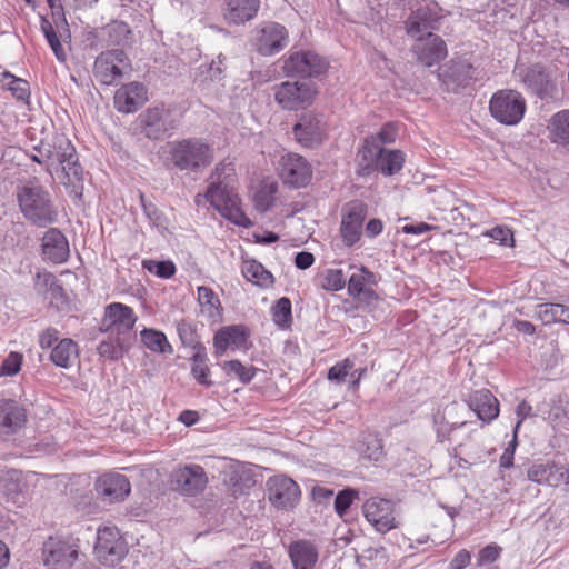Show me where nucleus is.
Here are the masks:
<instances>
[{"label": "nucleus", "mask_w": 569, "mask_h": 569, "mask_svg": "<svg viewBox=\"0 0 569 569\" xmlns=\"http://www.w3.org/2000/svg\"><path fill=\"white\" fill-rule=\"evenodd\" d=\"M406 158L401 150L379 149L373 139H365L358 151L357 174L368 177L376 171L389 177L398 173Z\"/></svg>", "instance_id": "1"}, {"label": "nucleus", "mask_w": 569, "mask_h": 569, "mask_svg": "<svg viewBox=\"0 0 569 569\" xmlns=\"http://www.w3.org/2000/svg\"><path fill=\"white\" fill-rule=\"evenodd\" d=\"M169 154L179 170L198 172L211 164L214 149L201 138H187L171 142Z\"/></svg>", "instance_id": "2"}, {"label": "nucleus", "mask_w": 569, "mask_h": 569, "mask_svg": "<svg viewBox=\"0 0 569 569\" xmlns=\"http://www.w3.org/2000/svg\"><path fill=\"white\" fill-rule=\"evenodd\" d=\"M18 202L24 218L38 227H47L57 220L58 213L51 203L50 194L41 186H23L18 191Z\"/></svg>", "instance_id": "3"}, {"label": "nucleus", "mask_w": 569, "mask_h": 569, "mask_svg": "<svg viewBox=\"0 0 569 569\" xmlns=\"http://www.w3.org/2000/svg\"><path fill=\"white\" fill-rule=\"evenodd\" d=\"M204 198L223 218L236 226L243 228L252 226L241 208L240 198L228 184L210 183Z\"/></svg>", "instance_id": "4"}, {"label": "nucleus", "mask_w": 569, "mask_h": 569, "mask_svg": "<svg viewBox=\"0 0 569 569\" xmlns=\"http://www.w3.org/2000/svg\"><path fill=\"white\" fill-rule=\"evenodd\" d=\"M526 109L522 94L511 89L498 90L489 100L491 117L503 126H517L523 119Z\"/></svg>", "instance_id": "5"}, {"label": "nucleus", "mask_w": 569, "mask_h": 569, "mask_svg": "<svg viewBox=\"0 0 569 569\" xmlns=\"http://www.w3.org/2000/svg\"><path fill=\"white\" fill-rule=\"evenodd\" d=\"M80 556V539L73 536H51L42 547L43 563L53 569H71Z\"/></svg>", "instance_id": "6"}, {"label": "nucleus", "mask_w": 569, "mask_h": 569, "mask_svg": "<svg viewBox=\"0 0 569 569\" xmlns=\"http://www.w3.org/2000/svg\"><path fill=\"white\" fill-rule=\"evenodd\" d=\"M128 543L116 526H102L97 530L94 555L106 566H116L128 553Z\"/></svg>", "instance_id": "7"}, {"label": "nucleus", "mask_w": 569, "mask_h": 569, "mask_svg": "<svg viewBox=\"0 0 569 569\" xmlns=\"http://www.w3.org/2000/svg\"><path fill=\"white\" fill-rule=\"evenodd\" d=\"M46 159L47 170L50 173L61 168L69 181L81 179L82 169L78 162L76 148L68 139L60 138L52 148L48 147Z\"/></svg>", "instance_id": "8"}, {"label": "nucleus", "mask_w": 569, "mask_h": 569, "mask_svg": "<svg viewBox=\"0 0 569 569\" xmlns=\"http://www.w3.org/2000/svg\"><path fill=\"white\" fill-rule=\"evenodd\" d=\"M318 91L311 82L284 81L273 87L276 102L286 110H299L309 107Z\"/></svg>", "instance_id": "9"}, {"label": "nucleus", "mask_w": 569, "mask_h": 569, "mask_svg": "<svg viewBox=\"0 0 569 569\" xmlns=\"http://www.w3.org/2000/svg\"><path fill=\"white\" fill-rule=\"evenodd\" d=\"M130 61L123 50L112 49L101 52L93 64V76L103 86L116 84L127 69Z\"/></svg>", "instance_id": "10"}, {"label": "nucleus", "mask_w": 569, "mask_h": 569, "mask_svg": "<svg viewBox=\"0 0 569 569\" xmlns=\"http://www.w3.org/2000/svg\"><path fill=\"white\" fill-rule=\"evenodd\" d=\"M267 493L270 503L277 509H292L300 500L299 485L286 475H276L267 480Z\"/></svg>", "instance_id": "11"}, {"label": "nucleus", "mask_w": 569, "mask_h": 569, "mask_svg": "<svg viewBox=\"0 0 569 569\" xmlns=\"http://www.w3.org/2000/svg\"><path fill=\"white\" fill-rule=\"evenodd\" d=\"M328 68L325 58L310 50L292 52L283 61L282 70L288 77H317Z\"/></svg>", "instance_id": "12"}, {"label": "nucleus", "mask_w": 569, "mask_h": 569, "mask_svg": "<svg viewBox=\"0 0 569 569\" xmlns=\"http://www.w3.org/2000/svg\"><path fill=\"white\" fill-rule=\"evenodd\" d=\"M252 41L260 54L273 56L288 46L289 34L282 24L266 22L256 30Z\"/></svg>", "instance_id": "13"}, {"label": "nucleus", "mask_w": 569, "mask_h": 569, "mask_svg": "<svg viewBox=\"0 0 569 569\" xmlns=\"http://www.w3.org/2000/svg\"><path fill=\"white\" fill-rule=\"evenodd\" d=\"M367 521L380 533L389 532L399 525L395 505L387 499L370 498L362 506Z\"/></svg>", "instance_id": "14"}, {"label": "nucleus", "mask_w": 569, "mask_h": 569, "mask_svg": "<svg viewBox=\"0 0 569 569\" xmlns=\"http://www.w3.org/2000/svg\"><path fill=\"white\" fill-rule=\"evenodd\" d=\"M171 486L182 495L196 496L203 491L208 483L204 469L199 465H186L170 475Z\"/></svg>", "instance_id": "15"}, {"label": "nucleus", "mask_w": 569, "mask_h": 569, "mask_svg": "<svg viewBox=\"0 0 569 569\" xmlns=\"http://www.w3.org/2000/svg\"><path fill=\"white\" fill-rule=\"evenodd\" d=\"M366 217L367 206L362 201L356 200L345 206L340 232L346 246L351 247L359 241Z\"/></svg>", "instance_id": "16"}, {"label": "nucleus", "mask_w": 569, "mask_h": 569, "mask_svg": "<svg viewBox=\"0 0 569 569\" xmlns=\"http://www.w3.org/2000/svg\"><path fill=\"white\" fill-rule=\"evenodd\" d=\"M280 177L283 183L292 188H302L310 182L312 170L303 157L287 153L280 159Z\"/></svg>", "instance_id": "17"}, {"label": "nucleus", "mask_w": 569, "mask_h": 569, "mask_svg": "<svg viewBox=\"0 0 569 569\" xmlns=\"http://www.w3.org/2000/svg\"><path fill=\"white\" fill-rule=\"evenodd\" d=\"M136 321L137 317L132 308L120 302H112L106 307L102 328L104 332L124 337L131 332Z\"/></svg>", "instance_id": "18"}, {"label": "nucleus", "mask_w": 569, "mask_h": 569, "mask_svg": "<svg viewBox=\"0 0 569 569\" xmlns=\"http://www.w3.org/2000/svg\"><path fill=\"white\" fill-rule=\"evenodd\" d=\"M250 331L243 325H231L219 329L213 337L217 356H222L228 349L248 350Z\"/></svg>", "instance_id": "19"}, {"label": "nucleus", "mask_w": 569, "mask_h": 569, "mask_svg": "<svg viewBox=\"0 0 569 569\" xmlns=\"http://www.w3.org/2000/svg\"><path fill=\"white\" fill-rule=\"evenodd\" d=\"M527 477L541 486L569 485V468L555 462H535L528 468Z\"/></svg>", "instance_id": "20"}, {"label": "nucleus", "mask_w": 569, "mask_h": 569, "mask_svg": "<svg viewBox=\"0 0 569 569\" xmlns=\"http://www.w3.org/2000/svg\"><path fill=\"white\" fill-rule=\"evenodd\" d=\"M422 34L413 37L417 40L413 51L422 64L432 67L447 57V46L440 37L431 32H427L426 38Z\"/></svg>", "instance_id": "21"}, {"label": "nucleus", "mask_w": 569, "mask_h": 569, "mask_svg": "<svg viewBox=\"0 0 569 569\" xmlns=\"http://www.w3.org/2000/svg\"><path fill=\"white\" fill-rule=\"evenodd\" d=\"M28 421L27 409L12 399L0 400V432L14 435L19 432Z\"/></svg>", "instance_id": "22"}, {"label": "nucleus", "mask_w": 569, "mask_h": 569, "mask_svg": "<svg viewBox=\"0 0 569 569\" xmlns=\"http://www.w3.org/2000/svg\"><path fill=\"white\" fill-rule=\"evenodd\" d=\"M169 118L164 108H149L139 117L141 130L149 139H162L172 129Z\"/></svg>", "instance_id": "23"}, {"label": "nucleus", "mask_w": 569, "mask_h": 569, "mask_svg": "<svg viewBox=\"0 0 569 569\" xmlns=\"http://www.w3.org/2000/svg\"><path fill=\"white\" fill-rule=\"evenodd\" d=\"M438 77L448 90H456L471 83L475 79V68L466 60L451 61L440 69Z\"/></svg>", "instance_id": "24"}, {"label": "nucleus", "mask_w": 569, "mask_h": 569, "mask_svg": "<svg viewBox=\"0 0 569 569\" xmlns=\"http://www.w3.org/2000/svg\"><path fill=\"white\" fill-rule=\"evenodd\" d=\"M148 100L147 89L140 82H130L114 93V107L119 112L132 113Z\"/></svg>", "instance_id": "25"}, {"label": "nucleus", "mask_w": 569, "mask_h": 569, "mask_svg": "<svg viewBox=\"0 0 569 569\" xmlns=\"http://www.w3.org/2000/svg\"><path fill=\"white\" fill-rule=\"evenodd\" d=\"M288 556L293 569H316L319 548L308 539H298L289 543Z\"/></svg>", "instance_id": "26"}, {"label": "nucleus", "mask_w": 569, "mask_h": 569, "mask_svg": "<svg viewBox=\"0 0 569 569\" xmlns=\"http://www.w3.org/2000/svg\"><path fill=\"white\" fill-rule=\"evenodd\" d=\"M96 490L110 502L124 500L131 490L126 476L120 473H107L98 478Z\"/></svg>", "instance_id": "27"}, {"label": "nucleus", "mask_w": 569, "mask_h": 569, "mask_svg": "<svg viewBox=\"0 0 569 569\" xmlns=\"http://www.w3.org/2000/svg\"><path fill=\"white\" fill-rule=\"evenodd\" d=\"M467 405L483 423H489L499 416V402L487 389L472 392Z\"/></svg>", "instance_id": "28"}, {"label": "nucleus", "mask_w": 569, "mask_h": 569, "mask_svg": "<svg viewBox=\"0 0 569 569\" xmlns=\"http://www.w3.org/2000/svg\"><path fill=\"white\" fill-rule=\"evenodd\" d=\"M41 247L43 257L53 263H63L69 258V242L57 228H51L44 233Z\"/></svg>", "instance_id": "29"}, {"label": "nucleus", "mask_w": 569, "mask_h": 569, "mask_svg": "<svg viewBox=\"0 0 569 569\" xmlns=\"http://www.w3.org/2000/svg\"><path fill=\"white\" fill-rule=\"evenodd\" d=\"M297 141L307 148L318 146L325 137V124L316 117L305 116L293 127Z\"/></svg>", "instance_id": "30"}, {"label": "nucleus", "mask_w": 569, "mask_h": 569, "mask_svg": "<svg viewBox=\"0 0 569 569\" xmlns=\"http://www.w3.org/2000/svg\"><path fill=\"white\" fill-rule=\"evenodd\" d=\"M441 18L436 3L430 2L420 6L407 21V32L410 37H418L420 33L429 32L432 23Z\"/></svg>", "instance_id": "31"}, {"label": "nucleus", "mask_w": 569, "mask_h": 569, "mask_svg": "<svg viewBox=\"0 0 569 569\" xmlns=\"http://www.w3.org/2000/svg\"><path fill=\"white\" fill-rule=\"evenodd\" d=\"M260 8V0H228L224 19L229 23L241 24L252 20Z\"/></svg>", "instance_id": "32"}, {"label": "nucleus", "mask_w": 569, "mask_h": 569, "mask_svg": "<svg viewBox=\"0 0 569 569\" xmlns=\"http://www.w3.org/2000/svg\"><path fill=\"white\" fill-rule=\"evenodd\" d=\"M522 83L535 94L542 97L550 88V77L545 67L540 64L531 66L525 70H519Z\"/></svg>", "instance_id": "33"}, {"label": "nucleus", "mask_w": 569, "mask_h": 569, "mask_svg": "<svg viewBox=\"0 0 569 569\" xmlns=\"http://www.w3.org/2000/svg\"><path fill=\"white\" fill-rule=\"evenodd\" d=\"M197 302L200 308V313L203 317L213 322L221 319L223 308L213 289L206 286H199L197 288Z\"/></svg>", "instance_id": "34"}, {"label": "nucleus", "mask_w": 569, "mask_h": 569, "mask_svg": "<svg viewBox=\"0 0 569 569\" xmlns=\"http://www.w3.org/2000/svg\"><path fill=\"white\" fill-rule=\"evenodd\" d=\"M547 130L552 143L569 150V110H561L551 116Z\"/></svg>", "instance_id": "35"}, {"label": "nucleus", "mask_w": 569, "mask_h": 569, "mask_svg": "<svg viewBox=\"0 0 569 569\" xmlns=\"http://www.w3.org/2000/svg\"><path fill=\"white\" fill-rule=\"evenodd\" d=\"M79 356L78 345L70 338L60 340L51 350V361L60 368L69 369Z\"/></svg>", "instance_id": "36"}, {"label": "nucleus", "mask_w": 569, "mask_h": 569, "mask_svg": "<svg viewBox=\"0 0 569 569\" xmlns=\"http://www.w3.org/2000/svg\"><path fill=\"white\" fill-rule=\"evenodd\" d=\"M537 317L543 325H569V307L562 303H540L537 306Z\"/></svg>", "instance_id": "37"}, {"label": "nucleus", "mask_w": 569, "mask_h": 569, "mask_svg": "<svg viewBox=\"0 0 569 569\" xmlns=\"http://www.w3.org/2000/svg\"><path fill=\"white\" fill-rule=\"evenodd\" d=\"M241 272L243 277L260 287H270L273 283V277L260 262L248 259L242 262Z\"/></svg>", "instance_id": "38"}, {"label": "nucleus", "mask_w": 569, "mask_h": 569, "mask_svg": "<svg viewBox=\"0 0 569 569\" xmlns=\"http://www.w3.org/2000/svg\"><path fill=\"white\" fill-rule=\"evenodd\" d=\"M271 318L279 330H289L292 325V305L289 298L282 297L270 309Z\"/></svg>", "instance_id": "39"}, {"label": "nucleus", "mask_w": 569, "mask_h": 569, "mask_svg": "<svg viewBox=\"0 0 569 569\" xmlns=\"http://www.w3.org/2000/svg\"><path fill=\"white\" fill-rule=\"evenodd\" d=\"M0 81L2 87L9 90L17 100L24 103L29 102L30 86L28 81L21 78H17L8 71H4L1 74Z\"/></svg>", "instance_id": "40"}, {"label": "nucleus", "mask_w": 569, "mask_h": 569, "mask_svg": "<svg viewBox=\"0 0 569 569\" xmlns=\"http://www.w3.org/2000/svg\"><path fill=\"white\" fill-rule=\"evenodd\" d=\"M376 283V276L366 267H360L348 280V293L353 297H360L361 292L369 286Z\"/></svg>", "instance_id": "41"}, {"label": "nucleus", "mask_w": 569, "mask_h": 569, "mask_svg": "<svg viewBox=\"0 0 569 569\" xmlns=\"http://www.w3.org/2000/svg\"><path fill=\"white\" fill-rule=\"evenodd\" d=\"M142 343L152 352L167 353L172 352V347L169 343L166 335L154 329H143L140 332Z\"/></svg>", "instance_id": "42"}, {"label": "nucleus", "mask_w": 569, "mask_h": 569, "mask_svg": "<svg viewBox=\"0 0 569 569\" xmlns=\"http://www.w3.org/2000/svg\"><path fill=\"white\" fill-rule=\"evenodd\" d=\"M127 349L128 343L126 337L119 335L116 338L109 337L102 340L97 347L99 356L110 360L120 359Z\"/></svg>", "instance_id": "43"}, {"label": "nucleus", "mask_w": 569, "mask_h": 569, "mask_svg": "<svg viewBox=\"0 0 569 569\" xmlns=\"http://www.w3.org/2000/svg\"><path fill=\"white\" fill-rule=\"evenodd\" d=\"M222 369L228 377H237L244 385L250 383L257 373L253 366H244L239 360L226 361Z\"/></svg>", "instance_id": "44"}, {"label": "nucleus", "mask_w": 569, "mask_h": 569, "mask_svg": "<svg viewBox=\"0 0 569 569\" xmlns=\"http://www.w3.org/2000/svg\"><path fill=\"white\" fill-rule=\"evenodd\" d=\"M277 191L278 187L273 182L261 186L253 197L256 209L260 212L269 211L274 204Z\"/></svg>", "instance_id": "45"}, {"label": "nucleus", "mask_w": 569, "mask_h": 569, "mask_svg": "<svg viewBox=\"0 0 569 569\" xmlns=\"http://www.w3.org/2000/svg\"><path fill=\"white\" fill-rule=\"evenodd\" d=\"M191 375L196 381L206 387H211L213 382L210 379V368L206 363V355L196 352L191 359Z\"/></svg>", "instance_id": "46"}, {"label": "nucleus", "mask_w": 569, "mask_h": 569, "mask_svg": "<svg viewBox=\"0 0 569 569\" xmlns=\"http://www.w3.org/2000/svg\"><path fill=\"white\" fill-rule=\"evenodd\" d=\"M236 177L234 163L230 159H223L218 162L211 173V183L228 184L233 181Z\"/></svg>", "instance_id": "47"}, {"label": "nucleus", "mask_w": 569, "mask_h": 569, "mask_svg": "<svg viewBox=\"0 0 569 569\" xmlns=\"http://www.w3.org/2000/svg\"><path fill=\"white\" fill-rule=\"evenodd\" d=\"M104 31L108 36V41L118 46L126 44L131 33L129 26L122 21H112L107 24Z\"/></svg>", "instance_id": "48"}, {"label": "nucleus", "mask_w": 569, "mask_h": 569, "mask_svg": "<svg viewBox=\"0 0 569 569\" xmlns=\"http://www.w3.org/2000/svg\"><path fill=\"white\" fill-rule=\"evenodd\" d=\"M467 425V421L448 422L443 415L437 413L433 416V428L437 435V440L443 442L449 440L450 433Z\"/></svg>", "instance_id": "49"}, {"label": "nucleus", "mask_w": 569, "mask_h": 569, "mask_svg": "<svg viewBox=\"0 0 569 569\" xmlns=\"http://www.w3.org/2000/svg\"><path fill=\"white\" fill-rule=\"evenodd\" d=\"M360 451L363 458L370 461H379L383 456V446L377 436L368 435L363 437Z\"/></svg>", "instance_id": "50"}, {"label": "nucleus", "mask_w": 569, "mask_h": 569, "mask_svg": "<svg viewBox=\"0 0 569 569\" xmlns=\"http://www.w3.org/2000/svg\"><path fill=\"white\" fill-rule=\"evenodd\" d=\"M142 267L161 279H170L177 270L174 263L170 260H143Z\"/></svg>", "instance_id": "51"}, {"label": "nucleus", "mask_w": 569, "mask_h": 569, "mask_svg": "<svg viewBox=\"0 0 569 569\" xmlns=\"http://www.w3.org/2000/svg\"><path fill=\"white\" fill-rule=\"evenodd\" d=\"M346 286V278L340 269H328L321 280V288L327 291H339Z\"/></svg>", "instance_id": "52"}, {"label": "nucleus", "mask_w": 569, "mask_h": 569, "mask_svg": "<svg viewBox=\"0 0 569 569\" xmlns=\"http://www.w3.org/2000/svg\"><path fill=\"white\" fill-rule=\"evenodd\" d=\"M139 198L142 210L146 217L149 219L150 223L157 229H166V219L162 212H160L152 202H148L142 192H140Z\"/></svg>", "instance_id": "53"}, {"label": "nucleus", "mask_w": 569, "mask_h": 569, "mask_svg": "<svg viewBox=\"0 0 569 569\" xmlns=\"http://www.w3.org/2000/svg\"><path fill=\"white\" fill-rule=\"evenodd\" d=\"M397 137V126L393 122L383 124L377 134L367 137L366 139H373L375 144L379 149H385L383 144L392 143Z\"/></svg>", "instance_id": "54"}, {"label": "nucleus", "mask_w": 569, "mask_h": 569, "mask_svg": "<svg viewBox=\"0 0 569 569\" xmlns=\"http://www.w3.org/2000/svg\"><path fill=\"white\" fill-rule=\"evenodd\" d=\"M353 368V362L350 359H343L342 361L333 365L328 371V379L337 383L345 382L348 375Z\"/></svg>", "instance_id": "55"}, {"label": "nucleus", "mask_w": 569, "mask_h": 569, "mask_svg": "<svg viewBox=\"0 0 569 569\" xmlns=\"http://www.w3.org/2000/svg\"><path fill=\"white\" fill-rule=\"evenodd\" d=\"M23 357L21 353L11 351L2 361L0 367V373L3 376H14L17 375L22 365Z\"/></svg>", "instance_id": "56"}, {"label": "nucleus", "mask_w": 569, "mask_h": 569, "mask_svg": "<svg viewBox=\"0 0 569 569\" xmlns=\"http://www.w3.org/2000/svg\"><path fill=\"white\" fill-rule=\"evenodd\" d=\"M358 493L353 489H345L340 491L335 499V509L339 516L346 513Z\"/></svg>", "instance_id": "57"}, {"label": "nucleus", "mask_w": 569, "mask_h": 569, "mask_svg": "<svg viewBox=\"0 0 569 569\" xmlns=\"http://www.w3.org/2000/svg\"><path fill=\"white\" fill-rule=\"evenodd\" d=\"M501 553V548L495 543L482 548L477 556V566L483 567L496 561Z\"/></svg>", "instance_id": "58"}, {"label": "nucleus", "mask_w": 569, "mask_h": 569, "mask_svg": "<svg viewBox=\"0 0 569 569\" xmlns=\"http://www.w3.org/2000/svg\"><path fill=\"white\" fill-rule=\"evenodd\" d=\"M486 237L499 242L502 246H508L512 241V232L507 227H495L485 233Z\"/></svg>", "instance_id": "59"}, {"label": "nucleus", "mask_w": 569, "mask_h": 569, "mask_svg": "<svg viewBox=\"0 0 569 569\" xmlns=\"http://www.w3.org/2000/svg\"><path fill=\"white\" fill-rule=\"evenodd\" d=\"M355 299H358L359 302L365 303L366 308L369 312H372L373 308L376 307L377 302L379 301V296L376 293V291L369 286L366 290L361 292L360 297H353Z\"/></svg>", "instance_id": "60"}, {"label": "nucleus", "mask_w": 569, "mask_h": 569, "mask_svg": "<svg viewBox=\"0 0 569 569\" xmlns=\"http://www.w3.org/2000/svg\"><path fill=\"white\" fill-rule=\"evenodd\" d=\"M471 553L467 549H461L456 553L449 563V569H465L470 565Z\"/></svg>", "instance_id": "61"}, {"label": "nucleus", "mask_w": 569, "mask_h": 569, "mask_svg": "<svg viewBox=\"0 0 569 569\" xmlns=\"http://www.w3.org/2000/svg\"><path fill=\"white\" fill-rule=\"evenodd\" d=\"M44 37H46L48 43L50 44L56 58L61 62L66 61L67 56H66V52H64V49H63L61 42L59 41V38H58L56 31L50 32L49 34H47Z\"/></svg>", "instance_id": "62"}, {"label": "nucleus", "mask_w": 569, "mask_h": 569, "mask_svg": "<svg viewBox=\"0 0 569 569\" xmlns=\"http://www.w3.org/2000/svg\"><path fill=\"white\" fill-rule=\"evenodd\" d=\"M44 37H46L48 43L50 44L56 58L61 62L66 61L67 56H66V52H64V49H63L61 42L59 41V38H58L56 31L50 32L49 34H47Z\"/></svg>", "instance_id": "63"}, {"label": "nucleus", "mask_w": 569, "mask_h": 569, "mask_svg": "<svg viewBox=\"0 0 569 569\" xmlns=\"http://www.w3.org/2000/svg\"><path fill=\"white\" fill-rule=\"evenodd\" d=\"M44 37H46L48 43L50 44L56 58L61 62L66 61L67 56H66V52H64V49H63L61 42L59 41V38H58L56 31L50 32L49 34H47Z\"/></svg>", "instance_id": "64"}]
</instances>
